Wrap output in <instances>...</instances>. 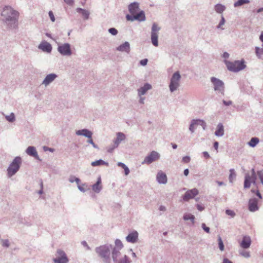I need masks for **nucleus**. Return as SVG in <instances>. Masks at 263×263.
<instances>
[{
    "label": "nucleus",
    "instance_id": "13d9d810",
    "mask_svg": "<svg viewBox=\"0 0 263 263\" xmlns=\"http://www.w3.org/2000/svg\"><path fill=\"white\" fill-rule=\"evenodd\" d=\"M222 56L224 59H228L229 57V54L228 52H225L223 53Z\"/></svg>",
    "mask_w": 263,
    "mask_h": 263
},
{
    "label": "nucleus",
    "instance_id": "e2e57ef3",
    "mask_svg": "<svg viewBox=\"0 0 263 263\" xmlns=\"http://www.w3.org/2000/svg\"><path fill=\"white\" fill-rule=\"evenodd\" d=\"M197 208L198 210L200 211H202L204 209L203 207H202L201 205H200L199 204H197Z\"/></svg>",
    "mask_w": 263,
    "mask_h": 263
},
{
    "label": "nucleus",
    "instance_id": "c85d7f7f",
    "mask_svg": "<svg viewBox=\"0 0 263 263\" xmlns=\"http://www.w3.org/2000/svg\"><path fill=\"white\" fill-rule=\"evenodd\" d=\"M151 40H152V44L155 46H158V34H154V33H151Z\"/></svg>",
    "mask_w": 263,
    "mask_h": 263
},
{
    "label": "nucleus",
    "instance_id": "dca6fc26",
    "mask_svg": "<svg viewBox=\"0 0 263 263\" xmlns=\"http://www.w3.org/2000/svg\"><path fill=\"white\" fill-rule=\"evenodd\" d=\"M39 48L43 51L50 52L52 50L51 45L47 42H42L39 46Z\"/></svg>",
    "mask_w": 263,
    "mask_h": 263
},
{
    "label": "nucleus",
    "instance_id": "603ef678",
    "mask_svg": "<svg viewBox=\"0 0 263 263\" xmlns=\"http://www.w3.org/2000/svg\"><path fill=\"white\" fill-rule=\"evenodd\" d=\"M65 2L69 5H72L73 4V0H64Z\"/></svg>",
    "mask_w": 263,
    "mask_h": 263
},
{
    "label": "nucleus",
    "instance_id": "0e129e2a",
    "mask_svg": "<svg viewBox=\"0 0 263 263\" xmlns=\"http://www.w3.org/2000/svg\"><path fill=\"white\" fill-rule=\"evenodd\" d=\"M118 165L119 166L122 167L123 168L124 167H125V165L124 163H122V162H118Z\"/></svg>",
    "mask_w": 263,
    "mask_h": 263
},
{
    "label": "nucleus",
    "instance_id": "f704fd0d",
    "mask_svg": "<svg viewBox=\"0 0 263 263\" xmlns=\"http://www.w3.org/2000/svg\"><path fill=\"white\" fill-rule=\"evenodd\" d=\"M255 52L259 58H261V57L263 55V48H260L259 47H256Z\"/></svg>",
    "mask_w": 263,
    "mask_h": 263
},
{
    "label": "nucleus",
    "instance_id": "7c9ffc66",
    "mask_svg": "<svg viewBox=\"0 0 263 263\" xmlns=\"http://www.w3.org/2000/svg\"><path fill=\"white\" fill-rule=\"evenodd\" d=\"M230 175L229 177V179L230 182H233V181L234 179H235L236 174L235 173V170L233 168H231L230 170Z\"/></svg>",
    "mask_w": 263,
    "mask_h": 263
},
{
    "label": "nucleus",
    "instance_id": "37998d69",
    "mask_svg": "<svg viewBox=\"0 0 263 263\" xmlns=\"http://www.w3.org/2000/svg\"><path fill=\"white\" fill-rule=\"evenodd\" d=\"M6 119L10 122H13L15 120V116L14 114L12 113L10 115L6 116Z\"/></svg>",
    "mask_w": 263,
    "mask_h": 263
},
{
    "label": "nucleus",
    "instance_id": "774afa93",
    "mask_svg": "<svg viewBox=\"0 0 263 263\" xmlns=\"http://www.w3.org/2000/svg\"><path fill=\"white\" fill-rule=\"evenodd\" d=\"M218 142H217V141H215V149H217L218 147Z\"/></svg>",
    "mask_w": 263,
    "mask_h": 263
},
{
    "label": "nucleus",
    "instance_id": "9d476101",
    "mask_svg": "<svg viewBox=\"0 0 263 263\" xmlns=\"http://www.w3.org/2000/svg\"><path fill=\"white\" fill-rule=\"evenodd\" d=\"M58 51L64 55H70L71 54L70 47L69 44H64L59 46Z\"/></svg>",
    "mask_w": 263,
    "mask_h": 263
},
{
    "label": "nucleus",
    "instance_id": "5701e85b",
    "mask_svg": "<svg viewBox=\"0 0 263 263\" xmlns=\"http://www.w3.org/2000/svg\"><path fill=\"white\" fill-rule=\"evenodd\" d=\"M78 135H83L88 138H90L92 136V133L87 129H84L82 130H79L76 132Z\"/></svg>",
    "mask_w": 263,
    "mask_h": 263
},
{
    "label": "nucleus",
    "instance_id": "f257e3e1",
    "mask_svg": "<svg viewBox=\"0 0 263 263\" xmlns=\"http://www.w3.org/2000/svg\"><path fill=\"white\" fill-rule=\"evenodd\" d=\"M224 63L228 69L232 72H238L245 69L246 67L243 61H235L230 62L225 60Z\"/></svg>",
    "mask_w": 263,
    "mask_h": 263
},
{
    "label": "nucleus",
    "instance_id": "79ce46f5",
    "mask_svg": "<svg viewBox=\"0 0 263 263\" xmlns=\"http://www.w3.org/2000/svg\"><path fill=\"white\" fill-rule=\"evenodd\" d=\"M227 215L230 216L231 217H234L235 216V213L231 210H227L226 211Z\"/></svg>",
    "mask_w": 263,
    "mask_h": 263
},
{
    "label": "nucleus",
    "instance_id": "4d7b16f0",
    "mask_svg": "<svg viewBox=\"0 0 263 263\" xmlns=\"http://www.w3.org/2000/svg\"><path fill=\"white\" fill-rule=\"evenodd\" d=\"M223 263H233L231 260L227 258H225L223 260Z\"/></svg>",
    "mask_w": 263,
    "mask_h": 263
},
{
    "label": "nucleus",
    "instance_id": "3c124183",
    "mask_svg": "<svg viewBox=\"0 0 263 263\" xmlns=\"http://www.w3.org/2000/svg\"><path fill=\"white\" fill-rule=\"evenodd\" d=\"M147 61H148L147 59H144L140 61V64L142 66H145L147 64Z\"/></svg>",
    "mask_w": 263,
    "mask_h": 263
},
{
    "label": "nucleus",
    "instance_id": "9b49d317",
    "mask_svg": "<svg viewBox=\"0 0 263 263\" xmlns=\"http://www.w3.org/2000/svg\"><path fill=\"white\" fill-rule=\"evenodd\" d=\"M159 158V154L155 151H153L148 156L145 157L143 163H145L147 164H150L152 163L153 161L158 160Z\"/></svg>",
    "mask_w": 263,
    "mask_h": 263
},
{
    "label": "nucleus",
    "instance_id": "69168bd1",
    "mask_svg": "<svg viewBox=\"0 0 263 263\" xmlns=\"http://www.w3.org/2000/svg\"><path fill=\"white\" fill-rule=\"evenodd\" d=\"M259 39L263 43V31L261 32V34L259 36Z\"/></svg>",
    "mask_w": 263,
    "mask_h": 263
},
{
    "label": "nucleus",
    "instance_id": "393cba45",
    "mask_svg": "<svg viewBox=\"0 0 263 263\" xmlns=\"http://www.w3.org/2000/svg\"><path fill=\"white\" fill-rule=\"evenodd\" d=\"M129 44L127 42H125L117 48V49L119 51H126L127 52H129Z\"/></svg>",
    "mask_w": 263,
    "mask_h": 263
},
{
    "label": "nucleus",
    "instance_id": "39448f33",
    "mask_svg": "<svg viewBox=\"0 0 263 263\" xmlns=\"http://www.w3.org/2000/svg\"><path fill=\"white\" fill-rule=\"evenodd\" d=\"M128 10L133 16H145L143 11H139V4L137 2L131 3L128 6Z\"/></svg>",
    "mask_w": 263,
    "mask_h": 263
},
{
    "label": "nucleus",
    "instance_id": "20e7f679",
    "mask_svg": "<svg viewBox=\"0 0 263 263\" xmlns=\"http://www.w3.org/2000/svg\"><path fill=\"white\" fill-rule=\"evenodd\" d=\"M21 163V158L19 157L15 158L7 170L9 176H12L18 170Z\"/></svg>",
    "mask_w": 263,
    "mask_h": 263
},
{
    "label": "nucleus",
    "instance_id": "4c0bfd02",
    "mask_svg": "<svg viewBox=\"0 0 263 263\" xmlns=\"http://www.w3.org/2000/svg\"><path fill=\"white\" fill-rule=\"evenodd\" d=\"M183 218L185 220H191L193 222L194 220V216L191 214H186L184 215Z\"/></svg>",
    "mask_w": 263,
    "mask_h": 263
},
{
    "label": "nucleus",
    "instance_id": "09e8293b",
    "mask_svg": "<svg viewBox=\"0 0 263 263\" xmlns=\"http://www.w3.org/2000/svg\"><path fill=\"white\" fill-rule=\"evenodd\" d=\"M202 227L203 229L206 232L209 233L210 232V228L206 226V225L204 223H202Z\"/></svg>",
    "mask_w": 263,
    "mask_h": 263
},
{
    "label": "nucleus",
    "instance_id": "ddd939ff",
    "mask_svg": "<svg viewBox=\"0 0 263 263\" xmlns=\"http://www.w3.org/2000/svg\"><path fill=\"white\" fill-rule=\"evenodd\" d=\"M248 209L250 212H252L258 210V200L256 198H253L249 200L248 203Z\"/></svg>",
    "mask_w": 263,
    "mask_h": 263
},
{
    "label": "nucleus",
    "instance_id": "680f3d73",
    "mask_svg": "<svg viewBox=\"0 0 263 263\" xmlns=\"http://www.w3.org/2000/svg\"><path fill=\"white\" fill-rule=\"evenodd\" d=\"M256 194L257 195V196L259 198V199H261L262 198V196L261 195V194L259 193V192L257 190L256 191Z\"/></svg>",
    "mask_w": 263,
    "mask_h": 263
},
{
    "label": "nucleus",
    "instance_id": "2f4dec72",
    "mask_svg": "<svg viewBox=\"0 0 263 263\" xmlns=\"http://www.w3.org/2000/svg\"><path fill=\"white\" fill-rule=\"evenodd\" d=\"M225 10V7L221 4H217L215 6V10L219 13H221Z\"/></svg>",
    "mask_w": 263,
    "mask_h": 263
},
{
    "label": "nucleus",
    "instance_id": "0eeeda50",
    "mask_svg": "<svg viewBox=\"0 0 263 263\" xmlns=\"http://www.w3.org/2000/svg\"><path fill=\"white\" fill-rule=\"evenodd\" d=\"M256 180V174H251V175H250L249 173L246 174L245 177L244 187L245 189L249 188L251 186V182L253 184H255Z\"/></svg>",
    "mask_w": 263,
    "mask_h": 263
},
{
    "label": "nucleus",
    "instance_id": "a878e982",
    "mask_svg": "<svg viewBox=\"0 0 263 263\" xmlns=\"http://www.w3.org/2000/svg\"><path fill=\"white\" fill-rule=\"evenodd\" d=\"M101 179L100 178H99L98 181H97V182L93 184L92 185V190L96 192V193H99L101 189H102V186L101 185Z\"/></svg>",
    "mask_w": 263,
    "mask_h": 263
},
{
    "label": "nucleus",
    "instance_id": "864d4df0",
    "mask_svg": "<svg viewBox=\"0 0 263 263\" xmlns=\"http://www.w3.org/2000/svg\"><path fill=\"white\" fill-rule=\"evenodd\" d=\"M203 157L205 159H208L210 158V155L209 154H208V152H204L203 153Z\"/></svg>",
    "mask_w": 263,
    "mask_h": 263
},
{
    "label": "nucleus",
    "instance_id": "bb28decb",
    "mask_svg": "<svg viewBox=\"0 0 263 263\" xmlns=\"http://www.w3.org/2000/svg\"><path fill=\"white\" fill-rule=\"evenodd\" d=\"M259 141L258 138L253 137L251 139L248 144L250 146L254 147L259 143Z\"/></svg>",
    "mask_w": 263,
    "mask_h": 263
},
{
    "label": "nucleus",
    "instance_id": "a18cd8bd",
    "mask_svg": "<svg viewBox=\"0 0 263 263\" xmlns=\"http://www.w3.org/2000/svg\"><path fill=\"white\" fill-rule=\"evenodd\" d=\"M2 245L3 247H8L9 246V241L7 239L2 240Z\"/></svg>",
    "mask_w": 263,
    "mask_h": 263
},
{
    "label": "nucleus",
    "instance_id": "58836bf2",
    "mask_svg": "<svg viewBox=\"0 0 263 263\" xmlns=\"http://www.w3.org/2000/svg\"><path fill=\"white\" fill-rule=\"evenodd\" d=\"M160 28L158 27V26L156 24H154L152 26V33L154 34H157L158 31L159 30Z\"/></svg>",
    "mask_w": 263,
    "mask_h": 263
},
{
    "label": "nucleus",
    "instance_id": "aec40b11",
    "mask_svg": "<svg viewBox=\"0 0 263 263\" xmlns=\"http://www.w3.org/2000/svg\"><path fill=\"white\" fill-rule=\"evenodd\" d=\"M157 180L160 183H166L167 182L166 175L162 172H159L157 175Z\"/></svg>",
    "mask_w": 263,
    "mask_h": 263
},
{
    "label": "nucleus",
    "instance_id": "cd10ccee",
    "mask_svg": "<svg viewBox=\"0 0 263 263\" xmlns=\"http://www.w3.org/2000/svg\"><path fill=\"white\" fill-rule=\"evenodd\" d=\"M250 3L249 0H238L234 4L235 7H238Z\"/></svg>",
    "mask_w": 263,
    "mask_h": 263
},
{
    "label": "nucleus",
    "instance_id": "a211bd4d",
    "mask_svg": "<svg viewBox=\"0 0 263 263\" xmlns=\"http://www.w3.org/2000/svg\"><path fill=\"white\" fill-rule=\"evenodd\" d=\"M251 241L249 237L244 236L240 243V246L243 249H248L251 245Z\"/></svg>",
    "mask_w": 263,
    "mask_h": 263
},
{
    "label": "nucleus",
    "instance_id": "5fc2aeb1",
    "mask_svg": "<svg viewBox=\"0 0 263 263\" xmlns=\"http://www.w3.org/2000/svg\"><path fill=\"white\" fill-rule=\"evenodd\" d=\"M123 169L125 171V174L126 175H127L129 173V170L128 168L125 165V167H124Z\"/></svg>",
    "mask_w": 263,
    "mask_h": 263
},
{
    "label": "nucleus",
    "instance_id": "c9c22d12",
    "mask_svg": "<svg viewBox=\"0 0 263 263\" xmlns=\"http://www.w3.org/2000/svg\"><path fill=\"white\" fill-rule=\"evenodd\" d=\"M77 11L84 16H88L89 15V13L87 10L81 8H77Z\"/></svg>",
    "mask_w": 263,
    "mask_h": 263
},
{
    "label": "nucleus",
    "instance_id": "1a4fd4ad",
    "mask_svg": "<svg viewBox=\"0 0 263 263\" xmlns=\"http://www.w3.org/2000/svg\"><path fill=\"white\" fill-rule=\"evenodd\" d=\"M19 14L18 11L14 10L11 7H6L2 13L3 16H16Z\"/></svg>",
    "mask_w": 263,
    "mask_h": 263
},
{
    "label": "nucleus",
    "instance_id": "338daca9",
    "mask_svg": "<svg viewBox=\"0 0 263 263\" xmlns=\"http://www.w3.org/2000/svg\"><path fill=\"white\" fill-rule=\"evenodd\" d=\"M189 171L188 169H185L184 171V174L185 176H187L189 175Z\"/></svg>",
    "mask_w": 263,
    "mask_h": 263
},
{
    "label": "nucleus",
    "instance_id": "b1692460",
    "mask_svg": "<svg viewBox=\"0 0 263 263\" xmlns=\"http://www.w3.org/2000/svg\"><path fill=\"white\" fill-rule=\"evenodd\" d=\"M152 86L149 84H146L143 87H141L138 90V93L139 96H142L145 94V93L149 89H151Z\"/></svg>",
    "mask_w": 263,
    "mask_h": 263
},
{
    "label": "nucleus",
    "instance_id": "ea45409f",
    "mask_svg": "<svg viewBox=\"0 0 263 263\" xmlns=\"http://www.w3.org/2000/svg\"><path fill=\"white\" fill-rule=\"evenodd\" d=\"M224 23H225L224 17H221V19L217 27V28L221 29V30H223V28H222V26H223L224 24Z\"/></svg>",
    "mask_w": 263,
    "mask_h": 263
},
{
    "label": "nucleus",
    "instance_id": "72a5a7b5",
    "mask_svg": "<svg viewBox=\"0 0 263 263\" xmlns=\"http://www.w3.org/2000/svg\"><path fill=\"white\" fill-rule=\"evenodd\" d=\"M125 139V136L124 134H123L122 133H118L117 134L116 142L119 143L121 141L124 140Z\"/></svg>",
    "mask_w": 263,
    "mask_h": 263
},
{
    "label": "nucleus",
    "instance_id": "6e6552de",
    "mask_svg": "<svg viewBox=\"0 0 263 263\" xmlns=\"http://www.w3.org/2000/svg\"><path fill=\"white\" fill-rule=\"evenodd\" d=\"M55 263H67L68 259L64 251L58 250L57 251V257L53 259Z\"/></svg>",
    "mask_w": 263,
    "mask_h": 263
},
{
    "label": "nucleus",
    "instance_id": "2eb2a0df",
    "mask_svg": "<svg viewBox=\"0 0 263 263\" xmlns=\"http://www.w3.org/2000/svg\"><path fill=\"white\" fill-rule=\"evenodd\" d=\"M198 125L201 126L203 129H205V123L203 121L200 120H193L192 124L190 125V130L191 132H194V128H196Z\"/></svg>",
    "mask_w": 263,
    "mask_h": 263
},
{
    "label": "nucleus",
    "instance_id": "a19ab883",
    "mask_svg": "<svg viewBox=\"0 0 263 263\" xmlns=\"http://www.w3.org/2000/svg\"><path fill=\"white\" fill-rule=\"evenodd\" d=\"M127 20L128 21H134L135 20H138L139 21H144L145 17H126Z\"/></svg>",
    "mask_w": 263,
    "mask_h": 263
},
{
    "label": "nucleus",
    "instance_id": "473e14b6",
    "mask_svg": "<svg viewBox=\"0 0 263 263\" xmlns=\"http://www.w3.org/2000/svg\"><path fill=\"white\" fill-rule=\"evenodd\" d=\"M217 241H218V248H219V250L221 251H224V244H223L222 240L220 236H218Z\"/></svg>",
    "mask_w": 263,
    "mask_h": 263
},
{
    "label": "nucleus",
    "instance_id": "f8f14e48",
    "mask_svg": "<svg viewBox=\"0 0 263 263\" xmlns=\"http://www.w3.org/2000/svg\"><path fill=\"white\" fill-rule=\"evenodd\" d=\"M198 194V191L196 189H193L188 190L185 193L183 199L185 201H188L191 199L194 198Z\"/></svg>",
    "mask_w": 263,
    "mask_h": 263
},
{
    "label": "nucleus",
    "instance_id": "de8ad7c7",
    "mask_svg": "<svg viewBox=\"0 0 263 263\" xmlns=\"http://www.w3.org/2000/svg\"><path fill=\"white\" fill-rule=\"evenodd\" d=\"M190 161V158L189 156H185L182 158V162L185 163H187Z\"/></svg>",
    "mask_w": 263,
    "mask_h": 263
},
{
    "label": "nucleus",
    "instance_id": "bf43d9fd",
    "mask_svg": "<svg viewBox=\"0 0 263 263\" xmlns=\"http://www.w3.org/2000/svg\"><path fill=\"white\" fill-rule=\"evenodd\" d=\"M44 149L45 151H49L50 152H53V149L51 148H49L48 147H46V146H44Z\"/></svg>",
    "mask_w": 263,
    "mask_h": 263
},
{
    "label": "nucleus",
    "instance_id": "4468645a",
    "mask_svg": "<svg viewBox=\"0 0 263 263\" xmlns=\"http://www.w3.org/2000/svg\"><path fill=\"white\" fill-rule=\"evenodd\" d=\"M216 90L219 91L222 95H224V86L223 82L215 78V91Z\"/></svg>",
    "mask_w": 263,
    "mask_h": 263
},
{
    "label": "nucleus",
    "instance_id": "f03ea898",
    "mask_svg": "<svg viewBox=\"0 0 263 263\" xmlns=\"http://www.w3.org/2000/svg\"><path fill=\"white\" fill-rule=\"evenodd\" d=\"M116 247L112 251V258L114 260L116 263H128V259L126 255H124V258L122 259L118 260L117 256L119 254V250L121 249L123 247V245L120 240H116L115 242Z\"/></svg>",
    "mask_w": 263,
    "mask_h": 263
},
{
    "label": "nucleus",
    "instance_id": "6e6d98bb",
    "mask_svg": "<svg viewBox=\"0 0 263 263\" xmlns=\"http://www.w3.org/2000/svg\"><path fill=\"white\" fill-rule=\"evenodd\" d=\"M88 142L89 143L93 145V147H96V145H95V144L93 143V140H92V139L91 137L90 138H89V140H88Z\"/></svg>",
    "mask_w": 263,
    "mask_h": 263
},
{
    "label": "nucleus",
    "instance_id": "c03bdc74",
    "mask_svg": "<svg viewBox=\"0 0 263 263\" xmlns=\"http://www.w3.org/2000/svg\"><path fill=\"white\" fill-rule=\"evenodd\" d=\"M87 186L85 184L82 185H78L79 189L82 192H85L86 191Z\"/></svg>",
    "mask_w": 263,
    "mask_h": 263
},
{
    "label": "nucleus",
    "instance_id": "e433bc0d",
    "mask_svg": "<svg viewBox=\"0 0 263 263\" xmlns=\"http://www.w3.org/2000/svg\"><path fill=\"white\" fill-rule=\"evenodd\" d=\"M239 254L245 258L250 257V252L244 250H240L239 251Z\"/></svg>",
    "mask_w": 263,
    "mask_h": 263
},
{
    "label": "nucleus",
    "instance_id": "49530a36",
    "mask_svg": "<svg viewBox=\"0 0 263 263\" xmlns=\"http://www.w3.org/2000/svg\"><path fill=\"white\" fill-rule=\"evenodd\" d=\"M109 32L112 35H116L118 33V31L114 28L109 29Z\"/></svg>",
    "mask_w": 263,
    "mask_h": 263
},
{
    "label": "nucleus",
    "instance_id": "7ed1b4c3",
    "mask_svg": "<svg viewBox=\"0 0 263 263\" xmlns=\"http://www.w3.org/2000/svg\"><path fill=\"white\" fill-rule=\"evenodd\" d=\"M96 252L103 258L104 262L108 263L110 261V250L106 246H101L96 249Z\"/></svg>",
    "mask_w": 263,
    "mask_h": 263
},
{
    "label": "nucleus",
    "instance_id": "8fccbe9b",
    "mask_svg": "<svg viewBox=\"0 0 263 263\" xmlns=\"http://www.w3.org/2000/svg\"><path fill=\"white\" fill-rule=\"evenodd\" d=\"M222 102L223 104L226 106H229L232 104V102L231 101H227L223 100Z\"/></svg>",
    "mask_w": 263,
    "mask_h": 263
},
{
    "label": "nucleus",
    "instance_id": "f3484780",
    "mask_svg": "<svg viewBox=\"0 0 263 263\" xmlns=\"http://www.w3.org/2000/svg\"><path fill=\"white\" fill-rule=\"evenodd\" d=\"M26 152L28 155L32 156L36 159H39V157L37 155V153L36 149L34 147L29 146L27 148Z\"/></svg>",
    "mask_w": 263,
    "mask_h": 263
},
{
    "label": "nucleus",
    "instance_id": "423d86ee",
    "mask_svg": "<svg viewBox=\"0 0 263 263\" xmlns=\"http://www.w3.org/2000/svg\"><path fill=\"white\" fill-rule=\"evenodd\" d=\"M180 78L181 77L179 72H176L173 75L170 84V89L172 92L176 90L179 87Z\"/></svg>",
    "mask_w": 263,
    "mask_h": 263
},
{
    "label": "nucleus",
    "instance_id": "4be33fe9",
    "mask_svg": "<svg viewBox=\"0 0 263 263\" xmlns=\"http://www.w3.org/2000/svg\"><path fill=\"white\" fill-rule=\"evenodd\" d=\"M224 135V127L222 123H219L217 125L215 135L217 137H221Z\"/></svg>",
    "mask_w": 263,
    "mask_h": 263
},
{
    "label": "nucleus",
    "instance_id": "052dcab7",
    "mask_svg": "<svg viewBox=\"0 0 263 263\" xmlns=\"http://www.w3.org/2000/svg\"><path fill=\"white\" fill-rule=\"evenodd\" d=\"M216 183L218 184L219 186L226 185V184L222 181H217Z\"/></svg>",
    "mask_w": 263,
    "mask_h": 263
},
{
    "label": "nucleus",
    "instance_id": "412c9836",
    "mask_svg": "<svg viewBox=\"0 0 263 263\" xmlns=\"http://www.w3.org/2000/svg\"><path fill=\"white\" fill-rule=\"evenodd\" d=\"M57 77V75L53 73L49 74L46 76L43 82V84L45 86L48 85L52 82Z\"/></svg>",
    "mask_w": 263,
    "mask_h": 263
},
{
    "label": "nucleus",
    "instance_id": "6ab92c4d",
    "mask_svg": "<svg viewBox=\"0 0 263 263\" xmlns=\"http://www.w3.org/2000/svg\"><path fill=\"white\" fill-rule=\"evenodd\" d=\"M138 234L137 232H132L126 237V240L128 242L134 243L136 242L138 239Z\"/></svg>",
    "mask_w": 263,
    "mask_h": 263
},
{
    "label": "nucleus",
    "instance_id": "c756f323",
    "mask_svg": "<svg viewBox=\"0 0 263 263\" xmlns=\"http://www.w3.org/2000/svg\"><path fill=\"white\" fill-rule=\"evenodd\" d=\"M91 164L92 166H99V165H108V163H106L105 161H104L103 160L100 159L99 160H97V161L92 162Z\"/></svg>",
    "mask_w": 263,
    "mask_h": 263
}]
</instances>
